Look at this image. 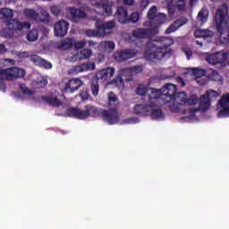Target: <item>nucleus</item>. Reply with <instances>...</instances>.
Returning a JSON list of instances; mask_svg holds the SVG:
<instances>
[{"label": "nucleus", "mask_w": 229, "mask_h": 229, "mask_svg": "<svg viewBox=\"0 0 229 229\" xmlns=\"http://www.w3.org/2000/svg\"><path fill=\"white\" fill-rule=\"evenodd\" d=\"M229 15L228 5L223 4L218 7L214 16V26L219 32L220 40L223 44H228L229 42Z\"/></svg>", "instance_id": "nucleus-1"}, {"label": "nucleus", "mask_w": 229, "mask_h": 229, "mask_svg": "<svg viewBox=\"0 0 229 229\" xmlns=\"http://www.w3.org/2000/svg\"><path fill=\"white\" fill-rule=\"evenodd\" d=\"M0 17L9 30V37H13V31H24L31 29V22L13 19V11L10 8L1 9Z\"/></svg>", "instance_id": "nucleus-2"}, {"label": "nucleus", "mask_w": 229, "mask_h": 229, "mask_svg": "<svg viewBox=\"0 0 229 229\" xmlns=\"http://www.w3.org/2000/svg\"><path fill=\"white\" fill-rule=\"evenodd\" d=\"M101 108L89 104L85 106V110L78 107H70L67 109V114L69 117L84 121V119H89V117H101Z\"/></svg>", "instance_id": "nucleus-3"}, {"label": "nucleus", "mask_w": 229, "mask_h": 229, "mask_svg": "<svg viewBox=\"0 0 229 229\" xmlns=\"http://www.w3.org/2000/svg\"><path fill=\"white\" fill-rule=\"evenodd\" d=\"M3 76H5L8 81L17 80L19 78H24L26 76V71L19 67H11L0 70V90H2V92H6L8 88L4 83V77Z\"/></svg>", "instance_id": "nucleus-4"}, {"label": "nucleus", "mask_w": 229, "mask_h": 229, "mask_svg": "<svg viewBox=\"0 0 229 229\" xmlns=\"http://www.w3.org/2000/svg\"><path fill=\"white\" fill-rule=\"evenodd\" d=\"M95 26L97 30H91V29L86 30L85 31L86 37H89V38L105 37L106 36L107 33H110V32H106L107 30H114V28H115V22L114 21H97L95 23Z\"/></svg>", "instance_id": "nucleus-5"}, {"label": "nucleus", "mask_w": 229, "mask_h": 229, "mask_svg": "<svg viewBox=\"0 0 229 229\" xmlns=\"http://www.w3.org/2000/svg\"><path fill=\"white\" fill-rule=\"evenodd\" d=\"M142 71H144V66L142 65H136L131 68H123L120 70L119 75L114 79L111 83L116 87H124V81H131V79L128 78L131 76V72L139 73L142 72Z\"/></svg>", "instance_id": "nucleus-6"}, {"label": "nucleus", "mask_w": 229, "mask_h": 229, "mask_svg": "<svg viewBox=\"0 0 229 229\" xmlns=\"http://www.w3.org/2000/svg\"><path fill=\"white\" fill-rule=\"evenodd\" d=\"M148 49L143 52V56L145 60L148 62H157V60H162L165 56V51L167 47H157L154 44L148 45Z\"/></svg>", "instance_id": "nucleus-7"}, {"label": "nucleus", "mask_w": 229, "mask_h": 229, "mask_svg": "<svg viewBox=\"0 0 229 229\" xmlns=\"http://www.w3.org/2000/svg\"><path fill=\"white\" fill-rule=\"evenodd\" d=\"M23 15L30 21H36V22H44L47 24L49 22V13L47 12L43 11L41 14L37 13L34 9H24Z\"/></svg>", "instance_id": "nucleus-8"}, {"label": "nucleus", "mask_w": 229, "mask_h": 229, "mask_svg": "<svg viewBox=\"0 0 229 229\" xmlns=\"http://www.w3.org/2000/svg\"><path fill=\"white\" fill-rule=\"evenodd\" d=\"M176 85L174 84H165L161 88V99H163L164 104L171 103L174 99L175 96L178 94Z\"/></svg>", "instance_id": "nucleus-9"}, {"label": "nucleus", "mask_w": 229, "mask_h": 229, "mask_svg": "<svg viewBox=\"0 0 229 229\" xmlns=\"http://www.w3.org/2000/svg\"><path fill=\"white\" fill-rule=\"evenodd\" d=\"M158 33V28L153 27V28H137L131 31L132 37L134 38H153L155 35H157Z\"/></svg>", "instance_id": "nucleus-10"}, {"label": "nucleus", "mask_w": 229, "mask_h": 229, "mask_svg": "<svg viewBox=\"0 0 229 229\" xmlns=\"http://www.w3.org/2000/svg\"><path fill=\"white\" fill-rule=\"evenodd\" d=\"M146 98L150 106H164V98H162V89L148 88Z\"/></svg>", "instance_id": "nucleus-11"}, {"label": "nucleus", "mask_w": 229, "mask_h": 229, "mask_svg": "<svg viewBox=\"0 0 229 229\" xmlns=\"http://www.w3.org/2000/svg\"><path fill=\"white\" fill-rule=\"evenodd\" d=\"M228 57L229 53L225 50H221L219 52L208 55L206 56V62H208V64L210 65H219L221 64H225V62L228 60Z\"/></svg>", "instance_id": "nucleus-12"}, {"label": "nucleus", "mask_w": 229, "mask_h": 229, "mask_svg": "<svg viewBox=\"0 0 229 229\" xmlns=\"http://www.w3.org/2000/svg\"><path fill=\"white\" fill-rule=\"evenodd\" d=\"M100 117L108 124H117L119 123V113L114 109H101Z\"/></svg>", "instance_id": "nucleus-13"}, {"label": "nucleus", "mask_w": 229, "mask_h": 229, "mask_svg": "<svg viewBox=\"0 0 229 229\" xmlns=\"http://www.w3.org/2000/svg\"><path fill=\"white\" fill-rule=\"evenodd\" d=\"M172 101L174 105L170 106L171 112H180V106L187 105V93L183 91L177 93L175 98H174Z\"/></svg>", "instance_id": "nucleus-14"}, {"label": "nucleus", "mask_w": 229, "mask_h": 229, "mask_svg": "<svg viewBox=\"0 0 229 229\" xmlns=\"http://www.w3.org/2000/svg\"><path fill=\"white\" fill-rule=\"evenodd\" d=\"M96 69V64L94 63H87L81 64L79 65L72 66L69 71L68 73L74 76L76 74H80V72H87V71H94Z\"/></svg>", "instance_id": "nucleus-15"}, {"label": "nucleus", "mask_w": 229, "mask_h": 229, "mask_svg": "<svg viewBox=\"0 0 229 229\" xmlns=\"http://www.w3.org/2000/svg\"><path fill=\"white\" fill-rule=\"evenodd\" d=\"M83 85V81L78 78L71 79L68 82L65 83L64 88V92H68L72 94L79 90L80 88Z\"/></svg>", "instance_id": "nucleus-16"}, {"label": "nucleus", "mask_w": 229, "mask_h": 229, "mask_svg": "<svg viewBox=\"0 0 229 229\" xmlns=\"http://www.w3.org/2000/svg\"><path fill=\"white\" fill-rule=\"evenodd\" d=\"M69 31V22L64 20H60L54 26V33L55 37H65Z\"/></svg>", "instance_id": "nucleus-17"}, {"label": "nucleus", "mask_w": 229, "mask_h": 229, "mask_svg": "<svg viewBox=\"0 0 229 229\" xmlns=\"http://www.w3.org/2000/svg\"><path fill=\"white\" fill-rule=\"evenodd\" d=\"M151 112V105L148 102L145 104H137L134 106V114L136 115H149V113Z\"/></svg>", "instance_id": "nucleus-18"}, {"label": "nucleus", "mask_w": 229, "mask_h": 229, "mask_svg": "<svg viewBox=\"0 0 229 229\" xmlns=\"http://www.w3.org/2000/svg\"><path fill=\"white\" fill-rule=\"evenodd\" d=\"M30 62H33L35 65H38V67H44V69H53V64L50 62H47L46 59H42V57L38 55H32L30 56Z\"/></svg>", "instance_id": "nucleus-19"}, {"label": "nucleus", "mask_w": 229, "mask_h": 229, "mask_svg": "<svg viewBox=\"0 0 229 229\" xmlns=\"http://www.w3.org/2000/svg\"><path fill=\"white\" fill-rule=\"evenodd\" d=\"M210 101L208 98H204L203 95L200 97L199 106L198 108H190V114H196L197 112H207L210 108Z\"/></svg>", "instance_id": "nucleus-20"}, {"label": "nucleus", "mask_w": 229, "mask_h": 229, "mask_svg": "<svg viewBox=\"0 0 229 229\" xmlns=\"http://www.w3.org/2000/svg\"><path fill=\"white\" fill-rule=\"evenodd\" d=\"M133 56H135V53L131 52V50H122L114 54V60L116 62H126V60L133 58Z\"/></svg>", "instance_id": "nucleus-21"}, {"label": "nucleus", "mask_w": 229, "mask_h": 229, "mask_svg": "<svg viewBox=\"0 0 229 229\" xmlns=\"http://www.w3.org/2000/svg\"><path fill=\"white\" fill-rule=\"evenodd\" d=\"M165 21H167V15H165V13H159L156 15L154 21H152L151 22H144L143 26H154V28H157L158 30V26H160L161 24H164Z\"/></svg>", "instance_id": "nucleus-22"}, {"label": "nucleus", "mask_w": 229, "mask_h": 229, "mask_svg": "<svg viewBox=\"0 0 229 229\" xmlns=\"http://www.w3.org/2000/svg\"><path fill=\"white\" fill-rule=\"evenodd\" d=\"M114 74H115V68L114 67H107V68L102 69L98 73V80L106 81V80H110V78H112V76H114Z\"/></svg>", "instance_id": "nucleus-23"}, {"label": "nucleus", "mask_w": 229, "mask_h": 229, "mask_svg": "<svg viewBox=\"0 0 229 229\" xmlns=\"http://www.w3.org/2000/svg\"><path fill=\"white\" fill-rule=\"evenodd\" d=\"M114 15L117 17L118 22H120V24L128 23V10H126V8L123 6L118 7Z\"/></svg>", "instance_id": "nucleus-24"}, {"label": "nucleus", "mask_w": 229, "mask_h": 229, "mask_svg": "<svg viewBox=\"0 0 229 229\" xmlns=\"http://www.w3.org/2000/svg\"><path fill=\"white\" fill-rule=\"evenodd\" d=\"M192 75L194 78L197 80V83L200 85V87H203L207 83L206 81L201 80L203 76L207 74V72L203 69H199V68H192L191 69Z\"/></svg>", "instance_id": "nucleus-25"}, {"label": "nucleus", "mask_w": 229, "mask_h": 229, "mask_svg": "<svg viewBox=\"0 0 229 229\" xmlns=\"http://www.w3.org/2000/svg\"><path fill=\"white\" fill-rule=\"evenodd\" d=\"M107 99L109 110H115L117 112L119 109V98H117V95L114 94V92H110Z\"/></svg>", "instance_id": "nucleus-26"}, {"label": "nucleus", "mask_w": 229, "mask_h": 229, "mask_svg": "<svg viewBox=\"0 0 229 229\" xmlns=\"http://www.w3.org/2000/svg\"><path fill=\"white\" fill-rule=\"evenodd\" d=\"M70 14L73 19H87V13L81 9H78L76 7L69 8Z\"/></svg>", "instance_id": "nucleus-27"}, {"label": "nucleus", "mask_w": 229, "mask_h": 229, "mask_svg": "<svg viewBox=\"0 0 229 229\" xmlns=\"http://www.w3.org/2000/svg\"><path fill=\"white\" fill-rule=\"evenodd\" d=\"M194 37H196V38H210L214 37V32L209 30L199 29L195 30Z\"/></svg>", "instance_id": "nucleus-28"}, {"label": "nucleus", "mask_w": 229, "mask_h": 229, "mask_svg": "<svg viewBox=\"0 0 229 229\" xmlns=\"http://www.w3.org/2000/svg\"><path fill=\"white\" fill-rule=\"evenodd\" d=\"M155 106H150V112L148 115H150L151 119L154 120L164 119V112H162V109L155 108Z\"/></svg>", "instance_id": "nucleus-29"}, {"label": "nucleus", "mask_w": 229, "mask_h": 229, "mask_svg": "<svg viewBox=\"0 0 229 229\" xmlns=\"http://www.w3.org/2000/svg\"><path fill=\"white\" fill-rule=\"evenodd\" d=\"M42 99L45 103L50 105V106H60L62 105V101L56 97L43 96Z\"/></svg>", "instance_id": "nucleus-30"}, {"label": "nucleus", "mask_w": 229, "mask_h": 229, "mask_svg": "<svg viewBox=\"0 0 229 229\" xmlns=\"http://www.w3.org/2000/svg\"><path fill=\"white\" fill-rule=\"evenodd\" d=\"M208 78L211 81H223V77L219 74V72L214 69L208 70Z\"/></svg>", "instance_id": "nucleus-31"}, {"label": "nucleus", "mask_w": 229, "mask_h": 229, "mask_svg": "<svg viewBox=\"0 0 229 229\" xmlns=\"http://www.w3.org/2000/svg\"><path fill=\"white\" fill-rule=\"evenodd\" d=\"M204 99H208L210 102L216 101L217 98H219V93L214 89H209L206 91L204 95H202Z\"/></svg>", "instance_id": "nucleus-32"}, {"label": "nucleus", "mask_w": 229, "mask_h": 229, "mask_svg": "<svg viewBox=\"0 0 229 229\" xmlns=\"http://www.w3.org/2000/svg\"><path fill=\"white\" fill-rule=\"evenodd\" d=\"M197 21L200 22V25L205 24L208 21V11L207 9H201L198 14Z\"/></svg>", "instance_id": "nucleus-33"}, {"label": "nucleus", "mask_w": 229, "mask_h": 229, "mask_svg": "<svg viewBox=\"0 0 229 229\" xmlns=\"http://www.w3.org/2000/svg\"><path fill=\"white\" fill-rule=\"evenodd\" d=\"M73 44L74 38H65L62 41L60 49H62L63 51H67V49H71V47H72Z\"/></svg>", "instance_id": "nucleus-34"}, {"label": "nucleus", "mask_w": 229, "mask_h": 229, "mask_svg": "<svg viewBox=\"0 0 229 229\" xmlns=\"http://www.w3.org/2000/svg\"><path fill=\"white\" fill-rule=\"evenodd\" d=\"M92 56V49L84 48L79 53V60H89Z\"/></svg>", "instance_id": "nucleus-35"}, {"label": "nucleus", "mask_w": 229, "mask_h": 229, "mask_svg": "<svg viewBox=\"0 0 229 229\" xmlns=\"http://www.w3.org/2000/svg\"><path fill=\"white\" fill-rule=\"evenodd\" d=\"M27 40L29 42H35V40H38V30L37 29L30 30L27 34Z\"/></svg>", "instance_id": "nucleus-36"}, {"label": "nucleus", "mask_w": 229, "mask_h": 229, "mask_svg": "<svg viewBox=\"0 0 229 229\" xmlns=\"http://www.w3.org/2000/svg\"><path fill=\"white\" fill-rule=\"evenodd\" d=\"M101 47L106 51H114L115 49V43L113 41H104L100 43Z\"/></svg>", "instance_id": "nucleus-37"}, {"label": "nucleus", "mask_w": 229, "mask_h": 229, "mask_svg": "<svg viewBox=\"0 0 229 229\" xmlns=\"http://www.w3.org/2000/svg\"><path fill=\"white\" fill-rule=\"evenodd\" d=\"M19 89H20L21 92H22V94H24V96H33V91H31L30 89V88H28V86H26V84L20 83Z\"/></svg>", "instance_id": "nucleus-38"}, {"label": "nucleus", "mask_w": 229, "mask_h": 229, "mask_svg": "<svg viewBox=\"0 0 229 229\" xmlns=\"http://www.w3.org/2000/svg\"><path fill=\"white\" fill-rule=\"evenodd\" d=\"M198 103H199V98H198L196 95H192L189 98L186 97V105L189 106H194L195 105H198Z\"/></svg>", "instance_id": "nucleus-39"}, {"label": "nucleus", "mask_w": 229, "mask_h": 229, "mask_svg": "<svg viewBox=\"0 0 229 229\" xmlns=\"http://www.w3.org/2000/svg\"><path fill=\"white\" fill-rule=\"evenodd\" d=\"M140 19V15L139 14V12L132 13L130 17H128V22H132L133 24L139 22Z\"/></svg>", "instance_id": "nucleus-40"}, {"label": "nucleus", "mask_w": 229, "mask_h": 229, "mask_svg": "<svg viewBox=\"0 0 229 229\" xmlns=\"http://www.w3.org/2000/svg\"><path fill=\"white\" fill-rule=\"evenodd\" d=\"M148 89H149V88H146V87H144V85H140V86H138V88L136 89V93L139 96H144V98H147Z\"/></svg>", "instance_id": "nucleus-41"}, {"label": "nucleus", "mask_w": 229, "mask_h": 229, "mask_svg": "<svg viewBox=\"0 0 229 229\" xmlns=\"http://www.w3.org/2000/svg\"><path fill=\"white\" fill-rule=\"evenodd\" d=\"M157 15V6L153 5L148 12V17L150 21L149 22L153 21Z\"/></svg>", "instance_id": "nucleus-42"}, {"label": "nucleus", "mask_w": 229, "mask_h": 229, "mask_svg": "<svg viewBox=\"0 0 229 229\" xmlns=\"http://www.w3.org/2000/svg\"><path fill=\"white\" fill-rule=\"evenodd\" d=\"M222 109L218 112V117H229V106H221Z\"/></svg>", "instance_id": "nucleus-43"}, {"label": "nucleus", "mask_w": 229, "mask_h": 229, "mask_svg": "<svg viewBox=\"0 0 229 229\" xmlns=\"http://www.w3.org/2000/svg\"><path fill=\"white\" fill-rule=\"evenodd\" d=\"M91 92L94 98H96L98 94H99V84L98 83V81L91 83Z\"/></svg>", "instance_id": "nucleus-44"}, {"label": "nucleus", "mask_w": 229, "mask_h": 229, "mask_svg": "<svg viewBox=\"0 0 229 229\" xmlns=\"http://www.w3.org/2000/svg\"><path fill=\"white\" fill-rule=\"evenodd\" d=\"M220 106H226L229 105V93L224 94L219 100Z\"/></svg>", "instance_id": "nucleus-45"}, {"label": "nucleus", "mask_w": 229, "mask_h": 229, "mask_svg": "<svg viewBox=\"0 0 229 229\" xmlns=\"http://www.w3.org/2000/svg\"><path fill=\"white\" fill-rule=\"evenodd\" d=\"M73 46L75 49H83V47L87 46V41L86 40L76 41L73 38Z\"/></svg>", "instance_id": "nucleus-46"}, {"label": "nucleus", "mask_w": 229, "mask_h": 229, "mask_svg": "<svg viewBox=\"0 0 229 229\" xmlns=\"http://www.w3.org/2000/svg\"><path fill=\"white\" fill-rule=\"evenodd\" d=\"M177 10L179 12H183L185 11V0H179L178 3L176 4Z\"/></svg>", "instance_id": "nucleus-47"}, {"label": "nucleus", "mask_w": 229, "mask_h": 229, "mask_svg": "<svg viewBox=\"0 0 229 229\" xmlns=\"http://www.w3.org/2000/svg\"><path fill=\"white\" fill-rule=\"evenodd\" d=\"M103 10H104L106 15H108V16L112 15V6L110 4H105L103 5Z\"/></svg>", "instance_id": "nucleus-48"}, {"label": "nucleus", "mask_w": 229, "mask_h": 229, "mask_svg": "<svg viewBox=\"0 0 229 229\" xmlns=\"http://www.w3.org/2000/svg\"><path fill=\"white\" fill-rule=\"evenodd\" d=\"M176 30H178L176 28V25H174V23H172L166 30H165V33L167 35H169L170 33H174V31H176Z\"/></svg>", "instance_id": "nucleus-49"}, {"label": "nucleus", "mask_w": 229, "mask_h": 229, "mask_svg": "<svg viewBox=\"0 0 229 229\" xmlns=\"http://www.w3.org/2000/svg\"><path fill=\"white\" fill-rule=\"evenodd\" d=\"M50 12L53 15H60V8L56 5L50 7Z\"/></svg>", "instance_id": "nucleus-50"}, {"label": "nucleus", "mask_w": 229, "mask_h": 229, "mask_svg": "<svg viewBox=\"0 0 229 229\" xmlns=\"http://www.w3.org/2000/svg\"><path fill=\"white\" fill-rule=\"evenodd\" d=\"M17 58H28L30 54L28 52H16Z\"/></svg>", "instance_id": "nucleus-51"}, {"label": "nucleus", "mask_w": 229, "mask_h": 229, "mask_svg": "<svg viewBox=\"0 0 229 229\" xmlns=\"http://www.w3.org/2000/svg\"><path fill=\"white\" fill-rule=\"evenodd\" d=\"M8 49L6 48V46L4 44H0V55H4V53H7Z\"/></svg>", "instance_id": "nucleus-52"}, {"label": "nucleus", "mask_w": 229, "mask_h": 229, "mask_svg": "<svg viewBox=\"0 0 229 229\" xmlns=\"http://www.w3.org/2000/svg\"><path fill=\"white\" fill-rule=\"evenodd\" d=\"M38 85H39V87H46V85H47V80L46 79H40L38 81Z\"/></svg>", "instance_id": "nucleus-53"}, {"label": "nucleus", "mask_w": 229, "mask_h": 229, "mask_svg": "<svg viewBox=\"0 0 229 229\" xmlns=\"http://www.w3.org/2000/svg\"><path fill=\"white\" fill-rule=\"evenodd\" d=\"M179 22L182 24V26H185L187 22H189V20L185 17H181L178 19Z\"/></svg>", "instance_id": "nucleus-54"}, {"label": "nucleus", "mask_w": 229, "mask_h": 229, "mask_svg": "<svg viewBox=\"0 0 229 229\" xmlns=\"http://www.w3.org/2000/svg\"><path fill=\"white\" fill-rule=\"evenodd\" d=\"M185 55L187 60H191L192 58V50H185Z\"/></svg>", "instance_id": "nucleus-55"}, {"label": "nucleus", "mask_w": 229, "mask_h": 229, "mask_svg": "<svg viewBox=\"0 0 229 229\" xmlns=\"http://www.w3.org/2000/svg\"><path fill=\"white\" fill-rule=\"evenodd\" d=\"M177 81L182 85V87H185V81L182 77H178Z\"/></svg>", "instance_id": "nucleus-56"}, {"label": "nucleus", "mask_w": 229, "mask_h": 229, "mask_svg": "<svg viewBox=\"0 0 229 229\" xmlns=\"http://www.w3.org/2000/svg\"><path fill=\"white\" fill-rule=\"evenodd\" d=\"M123 3L128 6H132L133 3H135V0H123Z\"/></svg>", "instance_id": "nucleus-57"}, {"label": "nucleus", "mask_w": 229, "mask_h": 229, "mask_svg": "<svg viewBox=\"0 0 229 229\" xmlns=\"http://www.w3.org/2000/svg\"><path fill=\"white\" fill-rule=\"evenodd\" d=\"M174 24L177 30H178V28H182V26L179 20L174 21Z\"/></svg>", "instance_id": "nucleus-58"}, {"label": "nucleus", "mask_w": 229, "mask_h": 229, "mask_svg": "<svg viewBox=\"0 0 229 229\" xmlns=\"http://www.w3.org/2000/svg\"><path fill=\"white\" fill-rule=\"evenodd\" d=\"M149 4V2L148 0H141V6L143 8H146Z\"/></svg>", "instance_id": "nucleus-59"}, {"label": "nucleus", "mask_w": 229, "mask_h": 229, "mask_svg": "<svg viewBox=\"0 0 229 229\" xmlns=\"http://www.w3.org/2000/svg\"><path fill=\"white\" fill-rule=\"evenodd\" d=\"M81 99L82 101H87V99H89V94H81Z\"/></svg>", "instance_id": "nucleus-60"}, {"label": "nucleus", "mask_w": 229, "mask_h": 229, "mask_svg": "<svg viewBox=\"0 0 229 229\" xmlns=\"http://www.w3.org/2000/svg\"><path fill=\"white\" fill-rule=\"evenodd\" d=\"M88 44L89 47H94V46H96L98 43H96L95 41L89 40L88 41Z\"/></svg>", "instance_id": "nucleus-61"}, {"label": "nucleus", "mask_w": 229, "mask_h": 229, "mask_svg": "<svg viewBox=\"0 0 229 229\" xmlns=\"http://www.w3.org/2000/svg\"><path fill=\"white\" fill-rule=\"evenodd\" d=\"M129 123H139V118H130Z\"/></svg>", "instance_id": "nucleus-62"}, {"label": "nucleus", "mask_w": 229, "mask_h": 229, "mask_svg": "<svg viewBox=\"0 0 229 229\" xmlns=\"http://www.w3.org/2000/svg\"><path fill=\"white\" fill-rule=\"evenodd\" d=\"M7 62H9V64H11V65L15 64V60H13V59H7Z\"/></svg>", "instance_id": "nucleus-63"}, {"label": "nucleus", "mask_w": 229, "mask_h": 229, "mask_svg": "<svg viewBox=\"0 0 229 229\" xmlns=\"http://www.w3.org/2000/svg\"><path fill=\"white\" fill-rule=\"evenodd\" d=\"M197 2H198V0H190L191 6H192Z\"/></svg>", "instance_id": "nucleus-64"}]
</instances>
